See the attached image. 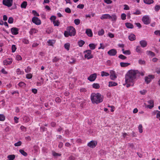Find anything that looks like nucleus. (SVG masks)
<instances>
[{
  "instance_id": "52",
  "label": "nucleus",
  "mask_w": 160,
  "mask_h": 160,
  "mask_svg": "<svg viewBox=\"0 0 160 160\" xmlns=\"http://www.w3.org/2000/svg\"><path fill=\"white\" fill-rule=\"evenodd\" d=\"M5 119V116L3 114H0V121H3Z\"/></svg>"
},
{
  "instance_id": "4",
  "label": "nucleus",
  "mask_w": 160,
  "mask_h": 160,
  "mask_svg": "<svg viewBox=\"0 0 160 160\" xmlns=\"http://www.w3.org/2000/svg\"><path fill=\"white\" fill-rule=\"evenodd\" d=\"M142 21L143 23L146 25L150 24L151 22V20L148 16L145 15L143 17Z\"/></svg>"
},
{
  "instance_id": "47",
  "label": "nucleus",
  "mask_w": 160,
  "mask_h": 160,
  "mask_svg": "<svg viewBox=\"0 0 160 160\" xmlns=\"http://www.w3.org/2000/svg\"><path fill=\"white\" fill-rule=\"evenodd\" d=\"M53 155L54 157L60 156L61 154L56 153L54 152H52Z\"/></svg>"
},
{
  "instance_id": "49",
  "label": "nucleus",
  "mask_w": 160,
  "mask_h": 160,
  "mask_svg": "<svg viewBox=\"0 0 160 160\" xmlns=\"http://www.w3.org/2000/svg\"><path fill=\"white\" fill-rule=\"evenodd\" d=\"M133 14L135 15H138L141 14L140 11L139 10H137L136 12L133 13Z\"/></svg>"
},
{
  "instance_id": "23",
  "label": "nucleus",
  "mask_w": 160,
  "mask_h": 160,
  "mask_svg": "<svg viewBox=\"0 0 160 160\" xmlns=\"http://www.w3.org/2000/svg\"><path fill=\"white\" fill-rule=\"evenodd\" d=\"M118 84L117 83L113 82H109L108 86L109 87L114 86L117 85Z\"/></svg>"
},
{
  "instance_id": "12",
  "label": "nucleus",
  "mask_w": 160,
  "mask_h": 160,
  "mask_svg": "<svg viewBox=\"0 0 160 160\" xmlns=\"http://www.w3.org/2000/svg\"><path fill=\"white\" fill-rule=\"evenodd\" d=\"M117 51L115 49H112L109 50L108 52V54L111 56H114L116 55Z\"/></svg>"
},
{
  "instance_id": "55",
  "label": "nucleus",
  "mask_w": 160,
  "mask_h": 160,
  "mask_svg": "<svg viewBox=\"0 0 160 160\" xmlns=\"http://www.w3.org/2000/svg\"><path fill=\"white\" fill-rule=\"evenodd\" d=\"M65 11L66 12L70 13L71 12V10L69 8H65Z\"/></svg>"
},
{
  "instance_id": "24",
  "label": "nucleus",
  "mask_w": 160,
  "mask_h": 160,
  "mask_svg": "<svg viewBox=\"0 0 160 160\" xmlns=\"http://www.w3.org/2000/svg\"><path fill=\"white\" fill-rule=\"evenodd\" d=\"M143 2L146 4H150L153 3L154 1L153 0H143Z\"/></svg>"
},
{
  "instance_id": "21",
  "label": "nucleus",
  "mask_w": 160,
  "mask_h": 160,
  "mask_svg": "<svg viewBox=\"0 0 160 160\" xmlns=\"http://www.w3.org/2000/svg\"><path fill=\"white\" fill-rule=\"evenodd\" d=\"M126 27L129 28H133V25L131 23L127 22L125 23Z\"/></svg>"
},
{
  "instance_id": "11",
  "label": "nucleus",
  "mask_w": 160,
  "mask_h": 160,
  "mask_svg": "<svg viewBox=\"0 0 160 160\" xmlns=\"http://www.w3.org/2000/svg\"><path fill=\"white\" fill-rule=\"evenodd\" d=\"M110 78L112 80H114L117 78V77L116 75L115 72L113 70H111L110 72Z\"/></svg>"
},
{
  "instance_id": "19",
  "label": "nucleus",
  "mask_w": 160,
  "mask_h": 160,
  "mask_svg": "<svg viewBox=\"0 0 160 160\" xmlns=\"http://www.w3.org/2000/svg\"><path fill=\"white\" fill-rule=\"evenodd\" d=\"M120 65L121 67H125L129 65H130V63H129L121 62L120 63Z\"/></svg>"
},
{
  "instance_id": "28",
  "label": "nucleus",
  "mask_w": 160,
  "mask_h": 160,
  "mask_svg": "<svg viewBox=\"0 0 160 160\" xmlns=\"http://www.w3.org/2000/svg\"><path fill=\"white\" fill-rule=\"evenodd\" d=\"M19 151L24 156L26 157L27 156L28 154L27 153L25 152L22 149H20Z\"/></svg>"
},
{
  "instance_id": "62",
  "label": "nucleus",
  "mask_w": 160,
  "mask_h": 160,
  "mask_svg": "<svg viewBox=\"0 0 160 160\" xmlns=\"http://www.w3.org/2000/svg\"><path fill=\"white\" fill-rule=\"evenodd\" d=\"M16 59L17 60H21L22 59L21 57L19 55H17L16 57Z\"/></svg>"
},
{
  "instance_id": "25",
  "label": "nucleus",
  "mask_w": 160,
  "mask_h": 160,
  "mask_svg": "<svg viewBox=\"0 0 160 160\" xmlns=\"http://www.w3.org/2000/svg\"><path fill=\"white\" fill-rule=\"evenodd\" d=\"M92 88L95 89H98L100 88V85L98 83H94L92 85Z\"/></svg>"
},
{
  "instance_id": "9",
  "label": "nucleus",
  "mask_w": 160,
  "mask_h": 160,
  "mask_svg": "<svg viewBox=\"0 0 160 160\" xmlns=\"http://www.w3.org/2000/svg\"><path fill=\"white\" fill-rule=\"evenodd\" d=\"M97 144V142L96 141H92L88 143V146L91 148H93L96 146Z\"/></svg>"
},
{
  "instance_id": "41",
  "label": "nucleus",
  "mask_w": 160,
  "mask_h": 160,
  "mask_svg": "<svg viewBox=\"0 0 160 160\" xmlns=\"http://www.w3.org/2000/svg\"><path fill=\"white\" fill-rule=\"evenodd\" d=\"M23 120L25 122H28L29 121L30 119L28 117L25 116L23 117Z\"/></svg>"
},
{
  "instance_id": "54",
  "label": "nucleus",
  "mask_w": 160,
  "mask_h": 160,
  "mask_svg": "<svg viewBox=\"0 0 160 160\" xmlns=\"http://www.w3.org/2000/svg\"><path fill=\"white\" fill-rule=\"evenodd\" d=\"M32 12L34 16H39V14L35 10H32Z\"/></svg>"
},
{
  "instance_id": "58",
  "label": "nucleus",
  "mask_w": 160,
  "mask_h": 160,
  "mask_svg": "<svg viewBox=\"0 0 160 160\" xmlns=\"http://www.w3.org/2000/svg\"><path fill=\"white\" fill-rule=\"evenodd\" d=\"M84 5L82 4H80L78 5L77 8H79L83 9L84 8Z\"/></svg>"
},
{
  "instance_id": "42",
  "label": "nucleus",
  "mask_w": 160,
  "mask_h": 160,
  "mask_svg": "<svg viewBox=\"0 0 160 160\" xmlns=\"http://www.w3.org/2000/svg\"><path fill=\"white\" fill-rule=\"evenodd\" d=\"M48 43L49 45L52 46L55 43V41L54 40H49L48 41Z\"/></svg>"
},
{
  "instance_id": "32",
  "label": "nucleus",
  "mask_w": 160,
  "mask_h": 160,
  "mask_svg": "<svg viewBox=\"0 0 160 160\" xmlns=\"http://www.w3.org/2000/svg\"><path fill=\"white\" fill-rule=\"evenodd\" d=\"M117 19V17L116 15L113 14L111 16V18L110 19L112 20V21H116Z\"/></svg>"
},
{
  "instance_id": "46",
  "label": "nucleus",
  "mask_w": 160,
  "mask_h": 160,
  "mask_svg": "<svg viewBox=\"0 0 160 160\" xmlns=\"http://www.w3.org/2000/svg\"><path fill=\"white\" fill-rule=\"evenodd\" d=\"M104 31L103 29H102L100 31L98 32V35H102L104 34Z\"/></svg>"
},
{
  "instance_id": "33",
  "label": "nucleus",
  "mask_w": 160,
  "mask_h": 160,
  "mask_svg": "<svg viewBox=\"0 0 160 160\" xmlns=\"http://www.w3.org/2000/svg\"><path fill=\"white\" fill-rule=\"evenodd\" d=\"M101 75L102 77L108 76L109 75V74L108 72H104V71H102Z\"/></svg>"
},
{
  "instance_id": "10",
  "label": "nucleus",
  "mask_w": 160,
  "mask_h": 160,
  "mask_svg": "<svg viewBox=\"0 0 160 160\" xmlns=\"http://www.w3.org/2000/svg\"><path fill=\"white\" fill-rule=\"evenodd\" d=\"M97 77V74L94 73L91 74L88 78V79L90 81L93 82L94 81Z\"/></svg>"
},
{
  "instance_id": "57",
  "label": "nucleus",
  "mask_w": 160,
  "mask_h": 160,
  "mask_svg": "<svg viewBox=\"0 0 160 160\" xmlns=\"http://www.w3.org/2000/svg\"><path fill=\"white\" fill-rule=\"evenodd\" d=\"M160 9V6L159 5H157L155 7V10L156 11H158Z\"/></svg>"
},
{
  "instance_id": "60",
  "label": "nucleus",
  "mask_w": 160,
  "mask_h": 160,
  "mask_svg": "<svg viewBox=\"0 0 160 160\" xmlns=\"http://www.w3.org/2000/svg\"><path fill=\"white\" fill-rule=\"evenodd\" d=\"M32 75L30 73V74H28L26 75V77L28 79H31L32 78Z\"/></svg>"
},
{
  "instance_id": "37",
  "label": "nucleus",
  "mask_w": 160,
  "mask_h": 160,
  "mask_svg": "<svg viewBox=\"0 0 160 160\" xmlns=\"http://www.w3.org/2000/svg\"><path fill=\"white\" fill-rule=\"evenodd\" d=\"M65 48L67 50H69L70 48V44L68 43H67L64 44V45Z\"/></svg>"
},
{
  "instance_id": "64",
  "label": "nucleus",
  "mask_w": 160,
  "mask_h": 160,
  "mask_svg": "<svg viewBox=\"0 0 160 160\" xmlns=\"http://www.w3.org/2000/svg\"><path fill=\"white\" fill-rule=\"evenodd\" d=\"M22 42L25 44H28L29 42L28 40L25 38L23 39Z\"/></svg>"
},
{
  "instance_id": "18",
  "label": "nucleus",
  "mask_w": 160,
  "mask_h": 160,
  "mask_svg": "<svg viewBox=\"0 0 160 160\" xmlns=\"http://www.w3.org/2000/svg\"><path fill=\"white\" fill-rule=\"evenodd\" d=\"M86 33L89 37H92V33L91 29H87L86 30Z\"/></svg>"
},
{
  "instance_id": "40",
  "label": "nucleus",
  "mask_w": 160,
  "mask_h": 160,
  "mask_svg": "<svg viewBox=\"0 0 160 160\" xmlns=\"http://www.w3.org/2000/svg\"><path fill=\"white\" fill-rule=\"evenodd\" d=\"M17 73L18 74H22L24 73V72L21 71L19 68H18L17 70Z\"/></svg>"
},
{
  "instance_id": "14",
  "label": "nucleus",
  "mask_w": 160,
  "mask_h": 160,
  "mask_svg": "<svg viewBox=\"0 0 160 160\" xmlns=\"http://www.w3.org/2000/svg\"><path fill=\"white\" fill-rule=\"evenodd\" d=\"M18 29L16 28H11V32L13 35H17L18 33Z\"/></svg>"
},
{
  "instance_id": "45",
  "label": "nucleus",
  "mask_w": 160,
  "mask_h": 160,
  "mask_svg": "<svg viewBox=\"0 0 160 160\" xmlns=\"http://www.w3.org/2000/svg\"><path fill=\"white\" fill-rule=\"evenodd\" d=\"M156 112H157V113L156 117L158 118L159 120H160V111L157 110Z\"/></svg>"
},
{
  "instance_id": "43",
  "label": "nucleus",
  "mask_w": 160,
  "mask_h": 160,
  "mask_svg": "<svg viewBox=\"0 0 160 160\" xmlns=\"http://www.w3.org/2000/svg\"><path fill=\"white\" fill-rule=\"evenodd\" d=\"M74 22L76 25H79L80 23V20L79 19H75L74 20Z\"/></svg>"
},
{
  "instance_id": "51",
  "label": "nucleus",
  "mask_w": 160,
  "mask_h": 160,
  "mask_svg": "<svg viewBox=\"0 0 160 160\" xmlns=\"http://www.w3.org/2000/svg\"><path fill=\"white\" fill-rule=\"evenodd\" d=\"M16 49V46L14 45H12V52H14Z\"/></svg>"
},
{
  "instance_id": "17",
  "label": "nucleus",
  "mask_w": 160,
  "mask_h": 160,
  "mask_svg": "<svg viewBox=\"0 0 160 160\" xmlns=\"http://www.w3.org/2000/svg\"><path fill=\"white\" fill-rule=\"evenodd\" d=\"M111 18V16L109 14H105L103 15L100 18L101 19H110Z\"/></svg>"
},
{
  "instance_id": "59",
  "label": "nucleus",
  "mask_w": 160,
  "mask_h": 160,
  "mask_svg": "<svg viewBox=\"0 0 160 160\" xmlns=\"http://www.w3.org/2000/svg\"><path fill=\"white\" fill-rule=\"evenodd\" d=\"M64 35L65 37H68L69 36V32L68 31H65L64 32Z\"/></svg>"
},
{
  "instance_id": "7",
  "label": "nucleus",
  "mask_w": 160,
  "mask_h": 160,
  "mask_svg": "<svg viewBox=\"0 0 160 160\" xmlns=\"http://www.w3.org/2000/svg\"><path fill=\"white\" fill-rule=\"evenodd\" d=\"M154 78V76L152 75H149L145 77V81L147 84L149 83L152 79Z\"/></svg>"
},
{
  "instance_id": "50",
  "label": "nucleus",
  "mask_w": 160,
  "mask_h": 160,
  "mask_svg": "<svg viewBox=\"0 0 160 160\" xmlns=\"http://www.w3.org/2000/svg\"><path fill=\"white\" fill-rule=\"evenodd\" d=\"M123 53L124 54L130 55L131 53V52L129 50H127L123 52Z\"/></svg>"
},
{
  "instance_id": "31",
  "label": "nucleus",
  "mask_w": 160,
  "mask_h": 160,
  "mask_svg": "<svg viewBox=\"0 0 160 160\" xmlns=\"http://www.w3.org/2000/svg\"><path fill=\"white\" fill-rule=\"evenodd\" d=\"M89 46L91 49H94L96 48V45L93 43H91L89 45Z\"/></svg>"
},
{
  "instance_id": "1",
  "label": "nucleus",
  "mask_w": 160,
  "mask_h": 160,
  "mask_svg": "<svg viewBox=\"0 0 160 160\" xmlns=\"http://www.w3.org/2000/svg\"><path fill=\"white\" fill-rule=\"evenodd\" d=\"M139 74L138 70H131L128 71L125 76L126 83L133 82L138 75Z\"/></svg>"
},
{
  "instance_id": "5",
  "label": "nucleus",
  "mask_w": 160,
  "mask_h": 160,
  "mask_svg": "<svg viewBox=\"0 0 160 160\" xmlns=\"http://www.w3.org/2000/svg\"><path fill=\"white\" fill-rule=\"evenodd\" d=\"M67 30L69 32L70 36H74L75 35L76 30L73 27L70 26L67 29Z\"/></svg>"
},
{
  "instance_id": "30",
  "label": "nucleus",
  "mask_w": 160,
  "mask_h": 160,
  "mask_svg": "<svg viewBox=\"0 0 160 160\" xmlns=\"http://www.w3.org/2000/svg\"><path fill=\"white\" fill-rule=\"evenodd\" d=\"M84 41L82 40H80V41H79L78 42V45L80 47L84 45Z\"/></svg>"
},
{
  "instance_id": "63",
  "label": "nucleus",
  "mask_w": 160,
  "mask_h": 160,
  "mask_svg": "<svg viewBox=\"0 0 160 160\" xmlns=\"http://www.w3.org/2000/svg\"><path fill=\"white\" fill-rule=\"evenodd\" d=\"M31 68L29 67H28L27 68L25 69V71L27 73L29 72L31 70Z\"/></svg>"
},
{
  "instance_id": "2",
  "label": "nucleus",
  "mask_w": 160,
  "mask_h": 160,
  "mask_svg": "<svg viewBox=\"0 0 160 160\" xmlns=\"http://www.w3.org/2000/svg\"><path fill=\"white\" fill-rule=\"evenodd\" d=\"M103 97L99 93H92L91 95V100L93 103L98 104L103 101Z\"/></svg>"
},
{
  "instance_id": "6",
  "label": "nucleus",
  "mask_w": 160,
  "mask_h": 160,
  "mask_svg": "<svg viewBox=\"0 0 160 160\" xmlns=\"http://www.w3.org/2000/svg\"><path fill=\"white\" fill-rule=\"evenodd\" d=\"M2 3L3 5L8 7H10L12 5L13 0H3Z\"/></svg>"
},
{
  "instance_id": "39",
  "label": "nucleus",
  "mask_w": 160,
  "mask_h": 160,
  "mask_svg": "<svg viewBox=\"0 0 160 160\" xmlns=\"http://www.w3.org/2000/svg\"><path fill=\"white\" fill-rule=\"evenodd\" d=\"M118 58L122 60H124L127 59V57L122 54H120L118 56Z\"/></svg>"
},
{
  "instance_id": "53",
  "label": "nucleus",
  "mask_w": 160,
  "mask_h": 160,
  "mask_svg": "<svg viewBox=\"0 0 160 160\" xmlns=\"http://www.w3.org/2000/svg\"><path fill=\"white\" fill-rule=\"evenodd\" d=\"M18 85L20 87H22L25 86V84L24 82H21L18 83Z\"/></svg>"
},
{
  "instance_id": "15",
  "label": "nucleus",
  "mask_w": 160,
  "mask_h": 160,
  "mask_svg": "<svg viewBox=\"0 0 160 160\" xmlns=\"http://www.w3.org/2000/svg\"><path fill=\"white\" fill-rule=\"evenodd\" d=\"M12 62V60L11 58H8L3 62L4 65H7L11 64Z\"/></svg>"
},
{
  "instance_id": "13",
  "label": "nucleus",
  "mask_w": 160,
  "mask_h": 160,
  "mask_svg": "<svg viewBox=\"0 0 160 160\" xmlns=\"http://www.w3.org/2000/svg\"><path fill=\"white\" fill-rule=\"evenodd\" d=\"M148 102L150 105H147V107L149 109H152L154 107V101L153 100H151L148 101Z\"/></svg>"
},
{
  "instance_id": "36",
  "label": "nucleus",
  "mask_w": 160,
  "mask_h": 160,
  "mask_svg": "<svg viewBox=\"0 0 160 160\" xmlns=\"http://www.w3.org/2000/svg\"><path fill=\"white\" fill-rule=\"evenodd\" d=\"M60 59V58L57 57H55L52 60V61L53 62H56L58 61Z\"/></svg>"
},
{
  "instance_id": "35",
  "label": "nucleus",
  "mask_w": 160,
  "mask_h": 160,
  "mask_svg": "<svg viewBox=\"0 0 160 160\" xmlns=\"http://www.w3.org/2000/svg\"><path fill=\"white\" fill-rule=\"evenodd\" d=\"M128 146L129 147L131 148L132 149H135V148L134 146V144L132 143H128Z\"/></svg>"
},
{
  "instance_id": "34",
  "label": "nucleus",
  "mask_w": 160,
  "mask_h": 160,
  "mask_svg": "<svg viewBox=\"0 0 160 160\" xmlns=\"http://www.w3.org/2000/svg\"><path fill=\"white\" fill-rule=\"evenodd\" d=\"M146 62L144 60L142 59H140L138 60V63L140 65H144L145 64Z\"/></svg>"
},
{
  "instance_id": "61",
  "label": "nucleus",
  "mask_w": 160,
  "mask_h": 160,
  "mask_svg": "<svg viewBox=\"0 0 160 160\" xmlns=\"http://www.w3.org/2000/svg\"><path fill=\"white\" fill-rule=\"evenodd\" d=\"M127 84L126 85V87L127 88H128L130 86H133V82H128L126 83Z\"/></svg>"
},
{
  "instance_id": "27",
  "label": "nucleus",
  "mask_w": 160,
  "mask_h": 160,
  "mask_svg": "<svg viewBox=\"0 0 160 160\" xmlns=\"http://www.w3.org/2000/svg\"><path fill=\"white\" fill-rule=\"evenodd\" d=\"M15 157V156L14 155H9L7 158L9 159L8 160H13Z\"/></svg>"
},
{
  "instance_id": "48",
  "label": "nucleus",
  "mask_w": 160,
  "mask_h": 160,
  "mask_svg": "<svg viewBox=\"0 0 160 160\" xmlns=\"http://www.w3.org/2000/svg\"><path fill=\"white\" fill-rule=\"evenodd\" d=\"M126 15L125 13H122L121 15V18L122 20H125L126 19Z\"/></svg>"
},
{
  "instance_id": "20",
  "label": "nucleus",
  "mask_w": 160,
  "mask_h": 160,
  "mask_svg": "<svg viewBox=\"0 0 160 160\" xmlns=\"http://www.w3.org/2000/svg\"><path fill=\"white\" fill-rule=\"evenodd\" d=\"M130 40L132 41L135 39V36L133 34H131L128 37Z\"/></svg>"
},
{
  "instance_id": "3",
  "label": "nucleus",
  "mask_w": 160,
  "mask_h": 160,
  "mask_svg": "<svg viewBox=\"0 0 160 160\" xmlns=\"http://www.w3.org/2000/svg\"><path fill=\"white\" fill-rule=\"evenodd\" d=\"M92 51L91 50H88L84 51L85 53L84 57L88 59H89L93 58V56L91 54Z\"/></svg>"
},
{
  "instance_id": "16",
  "label": "nucleus",
  "mask_w": 160,
  "mask_h": 160,
  "mask_svg": "<svg viewBox=\"0 0 160 160\" xmlns=\"http://www.w3.org/2000/svg\"><path fill=\"white\" fill-rule=\"evenodd\" d=\"M139 43L141 46L142 48H145L146 47L147 45V42L146 41L142 40H141L139 42Z\"/></svg>"
},
{
  "instance_id": "44",
  "label": "nucleus",
  "mask_w": 160,
  "mask_h": 160,
  "mask_svg": "<svg viewBox=\"0 0 160 160\" xmlns=\"http://www.w3.org/2000/svg\"><path fill=\"white\" fill-rule=\"evenodd\" d=\"M142 126L141 124H140L138 127L139 132L140 133H142Z\"/></svg>"
},
{
  "instance_id": "29",
  "label": "nucleus",
  "mask_w": 160,
  "mask_h": 160,
  "mask_svg": "<svg viewBox=\"0 0 160 160\" xmlns=\"http://www.w3.org/2000/svg\"><path fill=\"white\" fill-rule=\"evenodd\" d=\"M53 23L55 26H58L60 24V22L58 20L53 21Z\"/></svg>"
},
{
  "instance_id": "38",
  "label": "nucleus",
  "mask_w": 160,
  "mask_h": 160,
  "mask_svg": "<svg viewBox=\"0 0 160 160\" xmlns=\"http://www.w3.org/2000/svg\"><path fill=\"white\" fill-rule=\"evenodd\" d=\"M13 19L12 17H9L8 20V22L10 24H11L13 23Z\"/></svg>"
},
{
  "instance_id": "56",
  "label": "nucleus",
  "mask_w": 160,
  "mask_h": 160,
  "mask_svg": "<svg viewBox=\"0 0 160 160\" xmlns=\"http://www.w3.org/2000/svg\"><path fill=\"white\" fill-rule=\"evenodd\" d=\"M21 144L22 142L20 141H19L15 143L14 145L15 146H21Z\"/></svg>"
},
{
  "instance_id": "8",
  "label": "nucleus",
  "mask_w": 160,
  "mask_h": 160,
  "mask_svg": "<svg viewBox=\"0 0 160 160\" xmlns=\"http://www.w3.org/2000/svg\"><path fill=\"white\" fill-rule=\"evenodd\" d=\"M32 21L33 23L37 25H39L41 23V21L40 19L36 17H34L32 18Z\"/></svg>"
},
{
  "instance_id": "26",
  "label": "nucleus",
  "mask_w": 160,
  "mask_h": 160,
  "mask_svg": "<svg viewBox=\"0 0 160 160\" xmlns=\"http://www.w3.org/2000/svg\"><path fill=\"white\" fill-rule=\"evenodd\" d=\"M27 5V2L26 1H24L21 3V7L22 8H25L26 7Z\"/></svg>"
},
{
  "instance_id": "22",
  "label": "nucleus",
  "mask_w": 160,
  "mask_h": 160,
  "mask_svg": "<svg viewBox=\"0 0 160 160\" xmlns=\"http://www.w3.org/2000/svg\"><path fill=\"white\" fill-rule=\"evenodd\" d=\"M136 51L137 52L140 53L142 52V50L141 49L140 46H137V47Z\"/></svg>"
}]
</instances>
